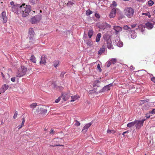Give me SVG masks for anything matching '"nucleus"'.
<instances>
[{"instance_id":"69168bd1","label":"nucleus","mask_w":155,"mask_h":155,"mask_svg":"<svg viewBox=\"0 0 155 155\" xmlns=\"http://www.w3.org/2000/svg\"><path fill=\"white\" fill-rule=\"evenodd\" d=\"M133 68V67L132 66H130V69H132V70H133L132 68Z\"/></svg>"},{"instance_id":"f704fd0d","label":"nucleus","mask_w":155,"mask_h":155,"mask_svg":"<svg viewBox=\"0 0 155 155\" xmlns=\"http://www.w3.org/2000/svg\"><path fill=\"white\" fill-rule=\"evenodd\" d=\"M142 14L143 15H145L146 16H147L149 18H150L151 16L149 12H147L146 13H142Z\"/></svg>"},{"instance_id":"5701e85b","label":"nucleus","mask_w":155,"mask_h":155,"mask_svg":"<svg viewBox=\"0 0 155 155\" xmlns=\"http://www.w3.org/2000/svg\"><path fill=\"white\" fill-rule=\"evenodd\" d=\"M138 28H137V29H139L141 32H143L145 29V27H143L142 25H139Z\"/></svg>"},{"instance_id":"6e6d98bb","label":"nucleus","mask_w":155,"mask_h":155,"mask_svg":"<svg viewBox=\"0 0 155 155\" xmlns=\"http://www.w3.org/2000/svg\"><path fill=\"white\" fill-rule=\"evenodd\" d=\"M22 120H22V123H21V124L22 125H23H23H24V123H25V119H24V118H23L22 119Z\"/></svg>"},{"instance_id":"49530a36","label":"nucleus","mask_w":155,"mask_h":155,"mask_svg":"<svg viewBox=\"0 0 155 155\" xmlns=\"http://www.w3.org/2000/svg\"><path fill=\"white\" fill-rule=\"evenodd\" d=\"M149 113L151 114H155V109H153L151 111L149 112Z\"/></svg>"},{"instance_id":"6e6552de","label":"nucleus","mask_w":155,"mask_h":155,"mask_svg":"<svg viewBox=\"0 0 155 155\" xmlns=\"http://www.w3.org/2000/svg\"><path fill=\"white\" fill-rule=\"evenodd\" d=\"M41 19V15H37L31 18L30 22L32 24H36Z\"/></svg>"},{"instance_id":"bb28decb","label":"nucleus","mask_w":155,"mask_h":155,"mask_svg":"<svg viewBox=\"0 0 155 155\" xmlns=\"http://www.w3.org/2000/svg\"><path fill=\"white\" fill-rule=\"evenodd\" d=\"M94 34V31L92 30H90L88 32V36L89 38H91Z\"/></svg>"},{"instance_id":"aec40b11","label":"nucleus","mask_w":155,"mask_h":155,"mask_svg":"<svg viewBox=\"0 0 155 155\" xmlns=\"http://www.w3.org/2000/svg\"><path fill=\"white\" fill-rule=\"evenodd\" d=\"M63 99L65 101L67 100L70 97V95L68 94H62Z\"/></svg>"},{"instance_id":"4be33fe9","label":"nucleus","mask_w":155,"mask_h":155,"mask_svg":"<svg viewBox=\"0 0 155 155\" xmlns=\"http://www.w3.org/2000/svg\"><path fill=\"white\" fill-rule=\"evenodd\" d=\"M102 25L104 27V28H110L111 27V26L110 25L107 24L106 22L103 23L102 24Z\"/></svg>"},{"instance_id":"864d4df0","label":"nucleus","mask_w":155,"mask_h":155,"mask_svg":"<svg viewBox=\"0 0 155 155\" xmlns=\"http://www.w3.org/2000/svg\"><path fill=\"white\" fill-rule=\"evenodd\" d=\"M151 80L154 83H155V77H153L151 79Z\"/></svg>"},{"instance_id":"a19ab883","label":"nucleus","mask_w":155,"mask_h":155,"mask_svg":"<svg viewBox=\"0 0 155 155\" xmlns=\"http://www.w3.org/2000/svg\"><path fill=\"white\" fill-rule=\"evenodd\" d=\"M30 3L32 4H34L37 3L36 0H30Z\"/></svg>"},{"instance_id":"13d9d810","label":"nucleus","mask_w":155,"mask_h":155,"mask_svg":"<svg viewBox=\"0 0 155 155\" xmlns=\"http://www.w3.org/2000/svg\"><path fill=\"white\" fill-rule=\"evenodd\" d=\"M11 80L12 82H14L15 81V77H13L11 78Z\"/></svg>"},{"instance_id":"338daca9","label":"nucleus","mask_w":155,"mask_h":155,"mask_svg":"<svg viewBox=\"0 0 155 155\" xmlns=\"http://www.w3.org/2000/svg\"><path fill=\"white\" fill-rule=\"evenodd\" d=\"M153 13L155 15V9L153 11Z\"/></svg>"},{"instance_id":"cd10ccee","label":"nucleus","mask_w":155,"mask_h":155,"mask_svg":"<svg viewBox=\"0 0 155 155\" xmlns=\"http://www.w3.org/2000/svg\"><path fill=\"white\" fill-rule=\"evenodd\" d=\"M101 37V34L99 33H98L96 37V41L97 42H98L100 41V38Z\"/></svg>"},{"instance_id":"bf43d9fd","label":"nucleus","mask_w":155,"mask_h":155,"mask_svg":"<svg viewBox=\"0 0 155 155\" xmlns=\"http://www.w3.org/2000/svg\"><path fill=\"white\" fill-rule=\"evenodd\" d=\"M128 133V131H125L123 133L122 135L124 136V135H125V134L127 133Z\"/></svg>"},{"instance_id":"5fc2aeb1","label":"nucleus","mask_w":155,"mask_h":155,"mask_svg":"<svg viewBox=\"0 0 155 155\" xmlns=\"http://www.w3.org/2000/svg\"><path fill=\"white\" fill-rule=\"evenodd\" d=\"M65 74V73L64 72H62L61 73L60 76L61 77H64V75Z\"/></svg>"},{"instance_id":"9b49d317","label":"nucleus","mask_w":155,"mask_h":155,"mask_svg":"<svg viewBox=\"0 0 155 155\" xmlns=\"http://www.w3.org/2000/svg\"><path fill=\"white\" fill-rule=\"evenodd\" d=\"M35 32L33 29L32 28H30L29 29L28 37L29 38H34Z\"/></svg>"},{"instance_id":"0eeeda50","label":"nucleus","mask_w":155,"mask_h":155,"mask_svg":"<svg viewBox=\"0 0 155 155\" xmlns=\"http://www.w3.org/2000/svg\"><path fill=\"white\" fill-rule=\"evenodd\" d=\"M21 5L17 4L13 6L12 8V11L16 14H19L20 13L21 8Z\"/></svg>"},{"instance_id":"c756f323","label":"nucleus","mask_w":155,"mask_h":155,"mask_svg":"<svg viewBox=\"0 0 155 155\" xmlns=\"http://www.w3.org/2000/svg\"><path fill=\"white\" fill-rule=\"evenodd\" d=\"M100 81L98 80L95 81L93 84V86H98L99 85V83H100Z\"/></svg>"},{"instance_id":"9d476101","label":"nucleus","mask_w":155,"mask_h":155,"mask_svg":"<svg viewBox=\"0 0 155 155\" xmlns=\"http://www.w3.org/2000/svg\"><path fill=\"white\" fill-rule=\"evenodd\" d=\"M92 124V123L91 122H90L86 124L83 127L82 132L83 133H85L87 132L89 128L91 126Z\"/></svg>"},{"instance_id":"774afa93","label":"nucleus","mask_w":155,"mask_h":155,"mask_svg":"<svg viewBox=\"0 0 155 155\" xmlns=\"http://www.w3.org/2000/svg\"><path fill=\"white\" fill-rule=\"evenodd\" d=\"M46 128H45V130H46Z\"/></svg>"},{"instance_id":"20e7f679","label":"nucleus","mask_w":155,"mask_h":155,"mask_svg":"<svg viewBox=\"0 0 155 155\" xmlns=\"http://www.w3.org/2000/svg\"><path fill=\"white\" fill-rule=\"evenodd\" d=\"M63 140L62 138H54L53 140L50 143L49 145L50 146L55 147L58 146H62L59 144L60 143H63Z\"/></svg>"},{"instance_id":"de8ad7c7","label":"nucleus","mask_w":155,"mask_h":155,"mask_svg":"<svg viewBox=\"0 0 155 155\" xmlns=\"http://www.w3.org/2000/svg\"><path fill=\"white\" fill-rule=\"evenodd\" d=\"M17 115H18V113H17V112L16 111L15 112V114L14 115V116H13L14 118V119L16 118L17 117Z\"/></svg>"},{"instance_id":"f3484780","label":"nucleus","mask_w":155,"mask_h":155,"mask_svg":"<svg viewBox=\"0 0 155 155\" xmlns=\"http://www.w3.org/2000/svg\"><path fill=\"white\" fill-rule=\"evenodd\" d=\"M2 14L3 20V23H5L7 22V20L6 13L5 12H2Z\"/></svg>"},{"instance_id":"3c124183","label":"nucleus","mask_w":155,"mask_h":155,"mask_svg":"<svg viewBox=\"0 0 155 155\" xmlns=\"http://www.w3.org/2000/svg\"><path fill=\"white\" fill-rule=\"evenodd\" d=\"M60 97H59L57 99L55 100V102L56 103H58L60 101Z\"/></svg>"},{"instance_id":"473e14b6","label":"nucleus","mask_w":155,"mask_h":155,"mask_svg":"<svg viewBox=\"0 0 155 155\" xmlns=\"http://www.w3.org/2000/svg\"><path fill=\"white\" fill-rule=\"evenodd\" d=\"M124 29L125 30H127L128 31H129L130 32L131 31L130 28L127 25L124 26Z\"/></svg>"},{"instance_id":"ddd939ff","label":"nucleus","mask_w":155,"mask_h":155,"mask_svg":"<svg viewBox=\"0 0 155 155\" xmlns=\"http://www.w3.org/2000/svg\"><path fill=\"white\" fill-rule=\"evenodd\" d=\"M112 86V84H109L108 85L105 86L102 89L101 92H104L110 90V87Z\"/></svg>"},{"instance_id":"2eb2a0df","label":"nucleus","mask_w":155,"mask_h":155,"mask_svg":"<svg viewBox=\"0 0 155 155\" xmlns=\"http://www.w3.org/2000/svg\"><path fill=\"white\" fill-rule=\"evenodd\" d=\"M8 85L5 84L2 86V87L0 90V92L1 93H3L8 88Z\"/></svg>"},{"instance_id":"37998d69","label":"nucleus","mask_w":155,"mask_h":155,"mask_svg":"<svg viewBox=\"0 0 155 155\" xmlns=\"http://www.w3.org/2000/svg\"><path fill=\"white\" fill-rule=\"evenodd\" d=\"M75 125L77 126H79L80 125V123L76 120L75 121Z\"/></svg>"},{"instance_id":"412c9836","label":"nucleus","mask_w":155,"mask_h":155,"mask_svg":"<svg viewBox=\"0 0 155 155\" xmlns=\"http://www.w3.org/2000/svg\"><path fill=\"white\" fill-rule=\"evenodd\" d=\"M131 38L133 39H134L137 37L136 33L134 31H131L130 33Z\"/></svg>"},{"instance_id":"393cba45","label":"nucleus","mask_w":155,"mask_h":155,"mask_svg":"<svg viewBox=\"0 0 155 155\" xmlns=\"http://www.w3.org/2000/svg\"><path fill=\"white\" fill-rule=\"evenodd\" d=\"M105 50V46H103L102 48H101L98 52V54H101L102 53L104 52Z\"/></svg>"},{"instance_id":"a211bd4d","label":"nucleus","mask_w":155,"mask_h":155,"mask_svg":"<svg viewBox=\"0 0 155 155\" xmlns=\"http://www.w3.org/2000/svg\"><path fill=\"white\" fill-rule=\"evenodd\" d=\"M40 63V64H43L45 65L46 63V58L44 56H42Z\"/></svg>"},{"instance_id":"8fccbe9b","label":"nucleus","mask_w":155,"mask_h":155,"mask_svg":"<svg viewBox=\"0 0 155 155\" xmlns=\"http://www.w3.org/2000/svg\"><path fill=\"white\" fill-rule=\"evenodd\" d=\"M95 16L97 18H99L100 17L99 14L97 13H95Z\"/></svg>"},{"instance_id":"4468645a","label":"nucleus","mask_w":155,"mask_h":155,"mask_svg":"<svg viewBox=\"0 0 155 155\" xmlns=\"http://www.w3.org/2000/svg\"><path fill=\"white\" fill-rule=\"evenodd\" d=\"M116 12L115 8H113L109 14V17L110 18H112L115 17L116 15Z\"/></svg>"},{"instance_id":"6ab92c4d","label":"nucleus","mask_w":155,"mask_h":155,"mask_svg":"<svg viewBox=\"0 0 155 155\" xmlns=\"http://www.w3.org/2000/svg\"><path fill=\"white\" fill-rule=\"evenodd\" d=\"M145 25L146 28L149 29H151L153 27V25L151 23L147 22Z\"/></svg>"},{"instance_id":"423d86ee","label":"nucleus","mask_w":155,"mask_h":155,"mask_svg":"<svg viewBox=\"0 0 155 155\" xmlns=\"http://www.w3.org/2000/svg\"><path fill=\"white\" fill-rule=\"evenodd\" d=\"M146 120L145 119L142 120H135V126L137 129H139L143 125L144 122Z\"/></svg>"},{"instance_id":"603ef678","label":"nucleus","mask_w":155,"mask_h":155,"mask_svg":"<svg viewBox=\"0 0 155 155\" xmlns=\"http://www.w3.org/2000/svg\"><path fill=\"white\" fill-rule=\"evenodd\" d=\"M54 132L53 129H51V131L50 132V134H54Z\"/></svg>"},{"instance_id":"680f3d73","label":"nucleus","mask_w":155,"mask_h":155,"mask_svg":"<svg viewBox=\"0 0 155 155\" xmlns=\"http://www.w3.org/2000/svg\"><path fill=\"white\" fill-rule=\"evenodd\" d=\"M23 126V125H22L21 124V125H19L18 126V129H20L22 126Z\"/></svg>"},{"instance_id":"c9c22d12","label":"nucleus","mask_w":155,"mask_h":155,"mask_svg":"<svg viewBox=\"0 0 155 155\" xmlns=\"http://www.w3.org/2000/svg\"><path fill=\"white\" fill-rule=\"evenodd\" d=\"M111 63L113 64H114L116 62L117 60L116 59H112L110 60Z\"/></svg>"},{"instance_id":"a878e982","label":"nucleus","mask_w":155,"mask_h":155,"mask_svg":"<svg viewBox=\"0 0 155 155\" xmlns=\"http://www.w3.org/2000/svg\"><path fill=\"white\" fill-rule=\"evenodd\" d=\"M135 125V123L134 121L129 123L127 125V126L129 128L131 127L134 126Z\"/></svg>"},{"instance_id":"4d7b16f0","label":"nucleus","mask_w":155,"mask_h":155,"mask_svg":"<svg viewBox=\"0 0 155 155\" xmlns=\"http://www.w3.org/2000/svg\"><path fill=\"white\" fill-rule=\"evenodd\" d=\"M150 117V115H149V114H146V117L147 118H149Z\"/></svg>"},{"instance_id":"e433bc0d","label":"nucleus","mask_w":155,"mask_h":155,"mask_svg":"<svg viewBox=\"0 0 155 155\" xmlns=\"http://www.w3.org/2000/svg\"><path fill=\"white\" fill-rule=\"evenodd\" d=\"M117 5V4L115 1H113L112 3L110 5V6L111 7H116Z\"/></svg>"},{"instance_id":"09e8293b","label":"nucleus","mask_w":155,"mask_h":155,"mask_svg":"<svg viewBox=\"0 0 155 155\" xmlns=\"http://www.w3.org/2000/svg\"><path fill=\"white\" fill-rule=\"evenodd\" d=\"M97 69L100 71V72L102 70L101 68L100 65L99 64H97Z\"/></svg>"},{"instance_id":"dca6fc26","label":"nucleus","mask_w":155,"mask_h":155,"mask_svg":"<svg viewBox=\"0 0 155 155\" xmlns=\"http://www.w3.org/2000/svg\"><path fill=\"white\" fill-rule=\"evenodd\" d=\"M113 27L115 31L116 34H117L118 32L122 31V28L119 26H114Z\"/></svg>"},{"instance_id":"052dcab7","label":"nucleus","mask_w":155,"mask_h":155,"mask_svg":"<svg viewBox=\"0 0 155 155\" xmlns=\"http://www.w3.org/2000/svg\"><path fill=\"white\" fill-rule=\"evenodd\" d=\"M14 2L13 1L11 2H10V4L11 5H12V6L15 5H14Z\"/></svg>"},{"instance_id":"c03bdc74","label":"nucleus","mask_w":155,"mask_h":155,"mask_svg":"<svg viewBox=\"0 0 155 155\" xmlns=\"http://www.w3.org/2000/svg\"><path fill=\"white\" fill-rule=\"evenodd\" d=\"M74 3L73 2H68L67 3V5L68 6L71 5H72L74 4Z\"/></svg>"},{"instance_id":"58836bf2","label":"nucleus","mask_w":155,"mask_h":155,"mask_svg":"<svg viewBox=\"0 0 155 155\" xmlns=\"http://www.w3.org/2000/svg\"><path fill=\"white\" fill-rule=\"evenodd\" d=\"M148 3L149 5L151 6L153 5L154 3L152 1L150 0L148 1Z\"/></svg>"},{"instance_id":"b1692460","label":"nucleus","mask_w":155,"mask_h":155,"mask_svg":"<svg viewBox=\"0 0 155 155\" xmlns=\"http://www.w3.org/2000/svg\"><path fill=\"white\" fill-rule=\"evenodd\" d=\"M71 102L74 101L78 99V98H79V97L78 96H77V95H75L74 96H71Z\"/></svg>"},{"instance_id":"e2e57ef3","label":"nucleus","mask_w":155,"mask_h":155,"mask_svg":"<svg viewBox=\"0 0 155 155\" xmlns=\"http://www.w3.org/2000/svg\"><path fill=\"white\" fill-rule=\"evenodd\" d=\"M136 25L135 24H133L131 25V27L132 28H134L135 27Z\"/></svg>"},{"instance_id":"f03ea898","label":"nucleus","mask_w":155,"mask_h":155,"mask_svg":"<svg viewBox=\"0 0 155 155\" xmlns=\"http://www.w3.org/2000/svg\"><path fill=\"white\" fill-rule=\"evenodd\" d=\"M124 14L127 18H131L134 15V9L130 7H127L124 10Z\"/></svg>"},{"instance_id":"72a5a7b5","label":"nucleus","mask_w":155,"mask_h":155,"mask_svg":"<svg viewBox=\"0 0 155 155\" xmlns=\"http://www.w3.org/2000/svg\"><path fill=\"white\" fill-rule=\"evenodd\" d=\"M59 61H54V66L55 68L57 67L58 66V65L59 64Z\"/></svg>"},{"instance_id":"1a4fd4ad","label":"nucleus","mask_w":155,"mask_h":155,"mask_svg":"<svg viewBox=\"0 0 155 155\" xmlns=\"http://www.w3.org/2000/svg\"><path fill=\"white\" fill-rule=\"evenodd\" d=\"M29 38V44H30V47L31 48H32L33 46L34 45H36L37 44L36 41H38V40H36L35 38Z\"/></svg>"},{"instance_id":"f8f14e48","label":"nucleus","mask_w":155,"mask_h":155,"mask_svg":"<svg viewBox=\"0 0 155 155\" xmlns=\"http://www.w3.org/2000/svg\"><path fill=\"white\" fill-rule=\"evenodd\" d=\"M116 38L117 39V41L115 40V44L119 47H122L123 46V43L120 41V38L118 37H116Z\"/></svg>"},{"instance_id":"f257e3e1","label":"nucleus","mask_w":155,"mask_h":155,"mask_svg":"<svg viewBox=\"0 0 155 155\" xmlns=\"http://www.w3.org/2000/svg\"><path fill=\"white\" fill-rule=\"evenodd\" d=\"M31 10V6L30 5H26L23 4L21 5L20 13L23 17H26L29 15Z\"/></svg>"},{"instance_id":"0e129e2a","label":"nucleus","mask_w":155,"mask_h":155,"mask_svg":"<svg viewBox=\"0 0 155 155\" xmlns=\"http://www.w3.org/2000/svg\"><path fill=\"white\" fill-rule=\"evenodd\" d=\"M1 74H2V77H3V78L4 77V74H3V73L2 72L1 73Z\"/></svg>"},{"instance_id":"a18cd8bd","label":"nucleus","mask_w":155,"mask_h":155,"mask_svg":"<svg viewBox=\"0 0 155 155\" xmlns=\"http://www.w3.org/2000/svg\"><path fill=\"white\" fill-rule=\"evenodd\" d=\"M111 64V62H110V61H109L107 63V64H106L107 67H109Z\"/></svg>"},{"instance_id":"4c0bfd02","label":"nucleus","mask_w":155,"mask_h":155,"mask_svg":"<svg viewBox=\"0 0 155 155\" xmlns=\"http://www.w3.org/2000/svg\"><path fill=\"white\" fill-rule=\"evenodd\" d=\"M107 133H108V134H111V133L114 134L115 132V131L113 130H111L108 129L107 130Z\"/></svg>"},{"instance_id":"7ed1b4c3","label":"nucleus","mask_w":155,"mask_h":155,"mask_svg":"<svg viewBox=\"0 0 155 155\" xmlns=\"http://www.w3.org/2000/svg\"><path fill=\"white\" fill-rule=\"evenodd\" d=\"M27 70L26 67L24 66H21L18 69V71L16 73V76L18 78L23 76L26 74Z\"/></svg>"},{"instance_id":"ea45409f","label":"nucleus","mask_w":155,"mask_h":155,"mask_svg":"<svg viewBox=\"0 0 155 155\" xmlns=\"http://www.w3.org/2000/svg\"><path fill=\"white\" fill-rule=\"evenodd\" d=\"M87 44L89 46H91L92 45V42L90 41H87L86 42Z\"/></svg>"},{"instance_id":"2f4dec72","label":"nucleus","mask_w":155,"mask_h":155,"mask_svg":"<svg viewBox=\"0 0 155 155\" xmlns=\"http://www.w3.org/2000/svg\"><path fill=\"white\" fill-rule=\"evenodd\" d=\"M37 106V104L36 103H33L30 105V107L32 109H34Z\"/></svg>"},{"instance_id":"79ce46f5","label":"nucleus","mask_w":155,"mask_h":155,"mask_svg":"<svg viewBox=\"0 0 155 155\" xmlns=\"http://www.w3.org/2000/svg\"><path fill=\"white\" fill-rule=\"evenodd\" d=\"M41 110L42 113L44 114H45L47 112V110L46 109L42 108Z\"/></svg>"},{"instance_id":"39448f33","label":"nucleus","mask_w":155,"mask_h":155,"mask_svg":"<svg viewBox=\"0 0 155 155\" xmlns=\"http://www.w3.org/2000/svg\"><path fill=\"white\" fill-rule=\"evenodd\" d=\"M103 37L105 40L104 43L105 44H107V48L109 49H113V47L112 45V42L109 39V37L108 35H105Z\"/></svg>"},{"instance_id":"c85d7f7f","label":"nucleus","mask_w":155,"mask_h":155,"mask_svg":"<svg viewBox=\"0 0 155 155\" xmlns=\"http://www.w3.org/2000/svg\"><path fill=\"white\" fill-rule=\"evenodd\" d=\"M30 60L34 63H36V60L35 56L32 55L31 56L30 58Z\"/></svg>"},{"instance_id":"7c9ffc66","label":"nucleus","mask_w":155,"mask_h":155,"mask_svg":"<svg viewBox=\"0 0 155 155\" xmlns=\"http://www.w3.org/2000/svg\"><path fill=\"white\" fill-rule=\"evenodd\" d=\"M92 12L91 11L90 9L87 10L86 12V15L87 16L90 15L92 13Z\"/></svg>"}]
</instances>
